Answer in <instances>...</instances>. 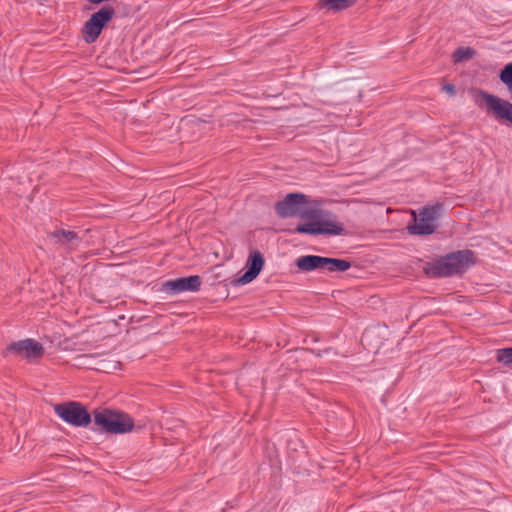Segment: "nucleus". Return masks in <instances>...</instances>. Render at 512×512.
I'll use <instances>...</instances> for the list:
<instances>
[{
  "mask_svg": "<svg viewBox=\"0 0 512 512\" xmlns=\"http://www.w3.org/2000/svg\"><path fill=\"white\" fill-rule=\"evenodd\" d=\"M474 262V254L470 250L449 253L436 260L428 270L432 277H447L464 272Z\"/></svg>",
  "mask_w": 512,
  "mask_h": 512,
  "instance_id": "obj_1",
  "label": "nucleus"
},
{
  "mask_svg": "<svg viewBox=\"0 0 512 512\" xmlns=\"http://www.w3.org/2000/svg\"><path fill=\"white\" fill-rule=\"evenodd\" d=\"M94 423L110 434H124L134 428L133 419L119 410L101 409L94 411Z\"/></svg>",
  "mask_w": 512,
  "mask_h": 512,
  "instance_id": "obj_2",
  "label": "nucleus"
},
{
  "mask_svg": "<svg viewBox=\"0 0 512 512\" xmlns=\"http://www.w3.org/2000/svg\"><path fill=\"white\" fill-rule=\"evenodd\" d=\"M296 266L301 272H345L351 263L345 259L329 258L318 255H304L296 259Z\"/></svg>",
  "mask_w": 512,
  "mask_h": 512,
  "instance_id": "obj_3",
  "label": "nucleus"
},
{
  "mask_svg": "<svg viewBox=\"0 0 512 512\" xmlns=\"http://www.w3.org/2000/svg\"><path fill=\"white\" fill-rule=\"evenodd\" d=\"M294 231L300 234L337 236L343 233L344 228L335 214L324 211L318 221L299 224Z\"/></svg>",
  "mask_w": 512,
  "mask_h": 512,
  "instance_id": "obj_4",
  "label": "nucleus"
},
{
  "mask_svg": "<svg viewBox=\"0 0 512 512\" xmlns=\"http://www.w3.org/2000/svg\"><path fill=\"white\" fill-rule=\"evenodd\" d=\"M55 414L67 424L85 427L91 422V415L79 402L70 401L54 406Z\"/></svg>",
  "mask_w": 512,
  "mask_h": 512,
  "instance_id": "obj_5",
  "label": "nucleus"
},
{
  "mask_svg": "<svg viewBox=\"0 0 512 512\" xmlns=\"http://www.w3.org/2000/svg\"><path fill=\"white\" fill-rule=\"evenodd\" d=\"M115 15L112 6H104L96 13L92 14L82 28L83 39L86 43H94L101 34L104 26L110 22Z\"/></svg>",
  "mask_w": 512,
  "mask_h": 512,
  "instance_id": "obj_6",
  "label": "nucleus"
},
{
  "mask_svg": "<svg viewBox=\"0 0 512 512\" xmlns=\"http://www.w3.org/2000/svg\"><path fill=\"white\" fill-rule=\"evenodd\" d=\"M441 210L440 204L426 206L415 215V223L409 226V232L414 235H430L436 230V220Z\"/></svg>",
  "mask_w": 512,
  "mask_h": 512,
  "instance_id": "obj_7",
  "label": "nucleus"
},
{
  "mask_svg": "<svg viewBox=\"0 0 512 512\" xmlns=\"http://www.w3.org/2000/svg\"><path fill=\"white\" fill-rule=\"evenodd\" d=\"M7 351L32 362L42 357L44 354V347L35 339L27 338L11 343L7 347Z\"/></svg>",
  "mask_w": 512,
  "mask_h": 512,
  "instance_id": "obj_8",
  "label": "nucleus"
},
{
  "mask_svg": "<svg viewBox=\"0 0 512 512\" xmlns=\"http://www.w3.org/2000/svg\"><path fill=\"white\" fill-rule=\"evenodd\" d=\"M307 198L302 193H289L283 200L276 202L275 211L281 218L298 217Z\"/></svg>",
  "mask_w": 512,
  "mask_h": 512,
  "instance_id": "obj_9",
  "label": "nucleus"
},
{
  "mask_svg": "<svg viewBox=\"0 0 512 512\" xmlns=\"http://www.w3.org/2000/svg\"><path fill=\"white\" fill-rule=\"evenodd\" d=\"M163 286L164 290L171 295L183 292H197L201 287V278L198 275L177 278L166 281Z\"/></svg>",
  "mask_w": 512,
  "mask_h": 512,
  "instance_id": "obj_10",
  "label": "nucleus"
},
{
  "mask_svg": "<svg viewBox=\"0 0 512 512\" xmlns=\"http://www.w3.org/2000/svg\"><path fill=\"white\" fill-rule=\"evenodd\" d=\"M482 99L484 100L488 110L492 111L496 118L504 119L512 123L511 102L485 92H482Z\"/></svg>",
  "mask_w": 512,
  "mask_h": 512,
  "instance_id": "obj_11",
  "label": "nucleus"
},
{
  "mask_svg": "<svg viewBox=\"0 0 512 512\" xmlns=\"http://www.w3.org/2000/svg\"><path fill=\"white\" fill-rule=\"evenodd\" d=\"M245 267V273L235 280V285H246L252 282L260 274L264 267V258L259 251L249 254Z\"/></svg>",
  "mask_w": 512,
  "mask_h": 512,
  "instance_id": "obj_12",
  "label": "nucleus"
},
{
  "mask_svg": "<svg viewBox=\"0 0 512 512\" xmlns=\"http://www.w3.org/2000/svg\"><path fill=\"white\" fill-rule=\"evenodd\" d=\"M51 237L55 240V242L67 246H70L78 241L77 233L70 230H56L52 232Z\"/></svg>",
  "mask_w": 512,
  "mask_h": 512,
  "instance_id": "obj_13",
  "label": "nucleus"
},
{
  "mask_svg": "<svg viewBox=\"0 0 512 512\" xmlns=\"http://www.w3.org/2000/svg\"><path fill=\"white\" fill-rule=\"evenodd\" d=\"M357 0H320L319 6L333 11H340L352 7Z\"/></svg>",
  "mask_w": 512,
  "mask_h": 512,
  "instance_id": "obj_14",
  "label": "nucleus"
},
{
  "mask_svg": "<svg viewBox=\"0 0 512 512\" xmlns=\"http://www.w3.org/2000/svg\"><path fill=\"white\" fill-rule=\"evenodd\" d=\"M325 210L318 209V208H309L306 206H302L300 214L298 217L309 220L310 222L318 221L321 215L324 213Z\"/></svg>",
  "mask_w": 512,
  "mask_h": 512,
  "instance_id": "obj_15",
  "label": "nucleus"
},
{
  "mask_svg": "<svg viewBox=\"0 0 512 512\" xmlns=\"http://www.w3.org/2000/svg\"><path fill=\"white\" fill-rule=\"evenodd\" d=\"M474 54V49L470 47H459L453 52V61L455 63H460L464 60L471 59Z\"/></svg>",
  "mask_w": 512,
  "mask_h": 512,
  "instance_id": "obj_16",
  "label": "nucleus"
},
{
  "mask_svg": "<svg viewBox=\"0 0 512 512\" xmlns=\"http://www.w3.org/2000/svg\"><path fill=\"white\" fill-rule=\"evenodd\" d=\"M496 359L504 365L512 366V347L497 350Z\"/></svg>",
  "mask_w": 512,
  "mask_h": 512,
  "instance_id": "obj_17",
  "label": "nucleus"
},
{
  "mask_svg": "<svg viewBox=\"0 0 512 512\" xmlns=\"http://www.w3.org/2000/svg\"><path fill=\"white\" fill-rule=\"evenodd\" d=\"M499 78L507 88L512 84V63H508L504 66L499 74Z\"/></svg>",
  "mask_w": 512,
  "mask_h": 512,
  "instance_id": "obj_18",
  "label": "nucleus"
},
{
  "mask_svg": "<svg viewBox=\"0 0 512 512\" xmlns=\"http://www.w3.org/2000/svg\"><path fill=\"white\" fill-rule=\"evenodd\" d=\"M443 90L446 91L450 95H455V92H456L454 85L449 84V83H447L443 86Z\"/></svg>",
  "mask_w": 512,
  "mask_h": 512,
  "instance_id": "obj_19",
  "label": "nucleus"
},
{
  "mask_svg": "<svg viewBox=\"0 0 512 512\" xmlns=\"http://www.w3.org/2000/svg\"><path fill=\"white\" fill-rule=\"evenodd\" d=\"M510 94L512 95V84L508 87Z\"/></svg>",
  "mask_w": 512,
  "mask_h": 512,
  "instance_id": "obj_20",
  "label": "nucleus"
}]
</instances>
